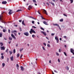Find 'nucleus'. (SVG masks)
Returning <instances> with one entry per match:
<instances>
[{
	"label": "nucleus",
	"mask_w": 74,
	"mask_h": 74,
	"mask_svg": "<svg viewBox=\"0 0 74 74\" xmlns=\"http://www.w3.org/2000/svg\"><path fill=\"white\" fill-rule=\"evenodd\" d=\"M3 15H0V21L2 22V23H3L5 24V23H6L3 19Z\"/></svg>",
	"instance_id": "obj_1"
},
{
	"label": "nucleus",
	"mask_w": 74,
	"mask_h": 74,
	"mask_svg": "<svg viewBox=\"0 0 74 74\" xmlns=\"http://www.w3.org/2000/svg\"><path fill=\"white\" fill-rule=\"evenodd\" d=\"M30 33L32 34V33H34V34H36V32L34 31L33 29H30V31H29Z\"/></svg>",
	"instance_id": "obj_2"
},
{
	"label": "nucleus",
	"mask_w": 74,
	"mask_h": 74,
	"mask_svg": "<svg viewBox=\"0 0 74 74\" xmlns=\"http://www.w3.org/2000/svg\"><path fill=\"white\" fill-rule=\"evenodd\" d=\"M55 40H56L57 41V43H58L59 42V39L56 36L55 37Z\"/></svg>",
	"instance_id": "obj_3"
},
{
	"label": "nucleus",
	"mask_w": 74,
	"mask_h": 74,
	"mask_svg": "<svg viewBox=\"0 0 74 74\" xmlns=\"http://www.w3.org/2000/svg\"><path fill=\"white\" fill-rule=\"evenodd\" d=\"M24 34L25 36H28L29 35L28 32H25L24 33Z\"/></svg>",
	"instance_id": "obj_4"
},
{
	"label": "nucleus",
	"mask_w": 74,
	"mask_h": 74,
	"mask_svg": "<svg viewBox=\"0 0 74 74\" xmlns=\"http://www.w3.org/2000/svg\"><path fill=\"white\" fill-rule=\"evenodd\" d=\"M9 12H8V14H9V15H11L13 13V12H12V11L11 10H9Z\"/></svg>",
	"instance_id": "obj_5"
},
{
	"label": "nucleus",
	"mask_w": 74,
	"mask_h": 74,
	"mask_svg": "<svg viewBox=\"0 0 74 74\" xmlns=\"http://www.w3.org/2000/svg\"><path fill=\"white\" fill-rule=\"evenodd\" d=\"M41 32L45 36H46L47 35V34H46V33L45 32H44V31H41Z\"/></svg>",
	"instance_id": "obj_6"
},
{
	"label": "nucleus",
	"mask_w": 74,
	"mask_h": 74,
	"mask_svg": "<svg viewBox=\"0 0 74 74\" xmlns=\"http://www.w3.org/2000/svg\"><path fill=\"white\" fill-rule=\"evenodd\" d=\"M11 36L12 37V38H14L15 40L16 39V38L15 37V36H14V34H12L11 35Z\"/></svg>",
	"instance_id": "obj_7"
},
{
	"label": "nucleus",
	"mask_w": 74,
	"mask_h": 74,
	"mask_svg": "<svg viewBox=\"0 0 74 74\" xmlns=\"http://www.w3.org/2000/svg\"><path fill=\"white\" fill-rule=\"evenodd\" d=\"M7 1H3L2 2V4H7Z\"/></svg>",
	"instance_id": "obj_8"
},
{
	"label": "nucleus",
	"mask_w": 74,
	"mask_h": 74,
	"mask_svg": "<svg viewBox=\"0 0 74 74\" xmlns=\"http://www.w3.org/2000/svg\"><path fill=\"white\" fill-rule=\"evenodd\" d=\"M1 50H5V47L4 46L1 47Z\"/></svg>",
	"instance_id": "obj_9"
},
{
	"label": "nucleus",
	"mask_w": 74,
	"mask_h": 74,
	"mask_svg": "<svg viewBox=\"0 0 74 74\" xmlns=\"http://www.w3.org/2000/svg\"><path fill=\"white\" fill-rule=\"evenodd\" d=\"M70 51H71V53H73V52H74V50L73 49H71Z\"/></svg>",
	"instance_id": "obj_10"
},
{
	"label": "nucleus",
	"mask_w": 74,
	"mask_h": 74,
	"mask_svg": "<svg viewBox=\"0 0 74 74\" xmlns=\"http://www.w3.org/2000/svg\"><path fill=\"white\" fill-rule=\"evenodd\" d=\"M21 71H24V68H23V66H21Z\"/></svg>",
	"instance_id": "obj_11"
},
{
	"label": "nucleus",
	"mask_w": 74,
	"mask_h": 74,
	"mask_svg": "<svg viewBox=\"0 0 74 74\" xmlns=\"http://www.w3.org/2000/svg\"><path fill=\"white\" fill-rule=\"evenodd\" d=\"M43 11L44 12H45V14H46V15H48V14H47V11H46V10L44 9L43 10Z\"/></svg>",
	"instance_id": "obj_12"
},
{
	"label": "nucleus",
	"mask_w": 74,
	"mask_h": 74,
	"mask_svg": "<svg viewBox=\"0 0 74 74\" xmlns=\"http://www.w3.org/2000/svg\"><path fill=\"white\" fill-rule=\"evenodd\" d=\"M22 24L24 26H26L25 24L24 23V20H23L22 22Z\"/></svg>",
	"instance_id": "obj_13"
},
{
	"label": "nucleus",
	"mask_w": 74,
	"mask_h": 74,
	"mask_svg": "<svg viewBox=\"0 0 74 74\" xmlns=\"http://www.w3.org/2000/svg\"><path fill=\"white\" fill-rule=\"evenodd\" d=\"M43 23H44V24H45V25H48V23H47L46 22L43 21Z\"/></svg>",
	"instance_id": "obj_14"
},
{
	"label": "nucleus",
	"mask_w": 74,
	"mask_h": 74,
	"mask_svg": "<svg viewBox=\"0 0 74 74\" xmlns=\"http://www.w3.org/2000/svg\"><path fill=\"white\" fill-rule=\"evenodd\" d=\"M66 69L67 70H69V67L67 66L66 67Z\"/></svg>",
	"instance_id": "obj_15"
},
{
	"label": "nucleus",
	"mask_w": 74,
	"mask_h": 74,
	"mask_svg": "<svg viewBox=\"0 0 74 74\" xmlns=\"http://www.w3.org/2000/svg\"><path fill=\"white\" fill-rule=\"evenodd\" d=\"M13 58H14V57H13V56H12L11 57H10V59L11 61H12V60H13Z\"/></svg>",
	"instance_id": "obj_16"
},
{
	"label": "nucleus",
	"mask_w": 74,
	"mask_h": 74,
	"mask_svg": "<svg viewBox=\"0 0 74 74\" xmlns=\"http://www.w3.org/2000/svg\"><path fill=\"white\" fill-rule=\"evenodd\" d=\"M53 25H54V26H59V25L57 24H53Z\"/></svg>",
	"instance_id": "obj_17"
},
{
	"label": "nucleus",
	"mask_w": 74,
	"mask_h": 74,
	"mask_svg": "<svg viewBox=\"0 0 74 74\" xmlns=\"http://www.w3.org/2000/svg\"><path fill=\"white\" fill-rule=\"evenodd\" d=\"M9 40L11 41L12 40V38H11V37H9Z\"/></svg>",
	"instance_id": "obj_18"
},
{
	"label": "nucleus",
	"mask_w": 74,
	"mask_h": 74,
	"mask_svg": "<svg viewBox=\"0 0 74 74\" xmlns=\"http://www.w3.org/2000/svg\"><path fill=\"white\" fill-rule=\"evenodd\" d=\"M16 31L14 30V31H12V33H16Z\"/></svg>",
	"instance_id": "obj_19"
},
{
	"label": "nucleus",
	"mask_w": 74,
	"mask_h": 74,
	"mask_svg": "<svg viewBox=\"0 0 74 74\" xmlns=\"http://www.w3.org/2000/svg\"><path fill=\"white\" fill-rule=\"evenodd\" d=\"M0 44L1 47H2L3 45V43L2 42H0Z\"/></svg>",
	"instance_id": "obj_20"
},
{
	"label": "nucleus",
	"mask_w": 74,
	"mask_h": 74,
	"mask_svg": "<svg viewBox=\"0 0 74 74\" xmlns=\"http://www.w3.org/2000/svg\"><path fill=\"white\" fill-rule=\"evenodd\" d=\"M3 32H4V33H5V32H7V30L6 29H3Z\"/></svg>",
	"instance_id": "obj_21"
},
{
	"label": "nucleus",
	"mask_w": 74,
	"mask_h": 74,
	"mask_svg": "<svg viewBox=\"0 0 74 74\" xmlns=\"http://www.w3.org/2000/svg\"><path fill=\"white\" fill-rule=\"evenodd\" d=\"M19 56H20V55L19 54V53L17 54V58H19Z\"/></svg>",
	"instance_id": "obj_22"
},
{
	"label": "nucleus",
	"mask_w": 74,
	"mask_h": 74,
	"mask_svg": "<svg viewBox=\"0 0 74 74\" xmlns=\"http://www.w3.org/2000/svg\"><path fill=\"white\" fill-rule=\"evenodd\" d=\"M29 8H31V9H32V6L31 5L29 6H28Z\"/></svg>",
	"instance_id": "obj_23"
},
{
	"label": "nucleus",
	"mask_w": 74,
	"mask_h": 74,
	"mask_svg": "<svg viewBox=\"0 0 74 74\" xmlns=\"http://www.w3.org/2000/svg\"><path fill=\"white\" fill-rule=\"evenodd\" d=\"M60 22H63V19H60Z\"/></svg>",
	"instance_id": "obj_24"
},
{
	"label": "nucleus",
	"mask_w": 74,
	"mask_h": 74,
	"mask_svg": "<svg viewBox=\"0 0 74 74\" xmlns=\"http://www.w3.org/2000/svg\"><path fill=\"white\" fill-rule=\"evenodd\" d=\"M2 64V66H3V67L4 66H5V63H3Z\"/></svg>",
	"instance_id": "obj_25"
},
{
	"label": "nucleus",
	"mask_w": 74,
	"mask_h": 74,
	"mask_svg": "<svg viewBox=\"0 0 74 74\" xmlns=\"http://www.w3.org/2000/svg\"><path fill=\"white\" fill-rule=\"evenodd\" d=\"M19 11H22L21 10H19L17 11L16 12H19Z\"/></svg>",
	"instance_id": "obj_26"
},
{
	"label": "nucleus",
	"mask_w": 74,
	"mask_h": 74,
	"mask_svg": "<svg viewBox=\"0 0 74 74\" xmlns=\"http://www.w3.org/2000/svg\"><path fill=\"white\" fill-rule=\"evenodd\" d=\"M41 17L42 19H45H45L44 18V17H43L42 16H41Z\"/></svg>",
	"instance_id": "obj_27"
},
{
	"label": "nucleus",
	"mask_w": 74,
	"mask_h": 74,
	"mask_svg": "<svg viewBox=\"0 0 74 74\" xmlns=\"http://www.w3.org/2000/svg\"><path fill=\"white\" fill-rule=\"evenodd\" d=\"M2 35L3 34H2V33H0V37H2Z\"/></svg>",
	"instance_id": "obj_28"
},
{
	"label": "nucleus",
	"mask_w": 74,
	"mask_h": 74,
	"mask_svg": "<svg viewBox=\"0 0 74 74\" xmlns=\"http://www.w3.org/2000/svg\"><path fill=\"white\" fill-rule=\"evenodd\" d=\"M23 48H22V49H20V52H22V50H23Z\"/></svg>",
	"instance_id": "obj_29"
},
{
	"label": "nucleus",
	"mask_w": 74,
	"mask_h": 74,
	"mask_svg": "<svg viewBox=\"0 0 74 74\" xmlns=\"http://www.w3.org/2000/svg\"><path fill=\"white\" fill-rule=\"evenodd\" d=\"M61 51H62V50H61V49H59V52H61Z\"/></svg>",
	"instance_id": "obj_30"
},
{
	"label": "nucleus",
	"mask_w": 74,
	"mask_h": 74,
	"mask_svg": "<svg viewBox=\"0 0 74 74\" xmlns=\"http://www.w3.org/2000/svg\"><path fill=\"white\" fill-rule=\"evenodd\" d=\"M16 51H15V49H14L13 50V53H15Z\"/></svg>",
	"instance_id": "obj_31"
},
{
	"label": "nucleus",
	"mask_w": 74,
	"mask_h": 74,
	"mask_svg": "<svg viewBox=\"0 0 74 74\" xmlns=\"http://www.w3.org/2000/svg\"><path fill=\"white\" fill-rule=\"evenodd\" d=\"M9 52H10V55H11V54H12V51H9Z\"/></svg>",
	"instance_id": "obj_32"
},
{
	"label": "nucleus",
	"mask_w": 74,
	"mask_h": 74,
	"mask_svg": "<svg viewBox=\"0 0 74 74\" xmlns=\"http://www.w3.org/2000/svg\"><path fill=\"white\" fill-rule=\"evenodd\" d=\"M70 1H71V3H73V0H70Z\"/></svg>",
	"instance_id": "obj_33"
},
{
	"label": "nucleus",
	"mask_w": 74,
	"mask_h": 74,
	"mask_svg": "<svg viewBox=\"0 0 74 74\" xmlns=\"http://www.w3.org/2000/svg\"><path fill=\"white\" fill-rule=\"evenodd\" d=\"M1 59H4V56H1Z\"/></svg>",
	"instance_id": "obj_34"
},
{
	"label": "nucleus",
	"mask_w": 74,
	"mask_h": 74,
	"mask_svg": "<svg viewBox=\"0 0 74 74\" xmlns=\"http://www.w3.org/2000/svg\"><path fill=\"white\" fill-rule=\"evenodd\" d=\"M56 55H57V56H59V53H56Z\"/></svg>",
	"instance_id": "obj_35"
},
{
	"label": "nucleus",
	"mask_w": 74,
	"mask_h": 74,
	"mask_svg": "<svg viewBox=\"0 0 74 74\" xmlns=\"http://www.w3.org/2000/svg\"><path fill=\"white\" fill-rule=\"evenodd\" d=\"M8 49H7L5 51V52H7V53H8Z\"/></svg>",
	"instance_id": "obj_36"
},
{
	"label": "nucleus",
	"mask_w": 74,
	"mask_h": 74,
	"mask_svg": "<svg viewBox=\"0 0 74 74\" xmlns=\"http://www.w3.org/2000/svg\"><path fill=\"white\" fill-rule=\"evenodd\" d=\"M64 54L65 56H67V54H66V52H64Z\"/></svg>",
	"instance_id": "obj_37"
},
{
	"label": "nucleus",
	"mask_w": 74,
	"mask_h": 74,
	"mask_svg": "<svg viewBox=\"0 0 74 74\" xmlns=\"http://www.w3.org/2000/svg\"><path fill=\"white\" fill-rule=\"evenodd\" d=\"M32 37L33 38H34V37H36V36L34 35H32Z\"/></svg>",
	"instance_id": "obj_38"
},
{
	"label": "nucleus",
	"mask_w": 74,
	"mask_h": 74,
	"mask_svg": "<svg viewBox=\"0 0 74 74\" xmlns=\"http://www.w3.org/2000/svg\"><path fill=\"white\" fill-rule=\"evenodd\" d=\"M40 29H41V30H42L44 31V28H43L42 27H40Z\"/></svg>",
	"instance_id": "obj_39"
},
{
	"label": "nucleus",
	"mask_w": 74,
	"mask_h": 74,
	"mask_svg": "<svg viewBox=\"0 0 74 74\" xmlns=\"http://www.w3.org/2000/svg\"><path fill=\"white\" fill-rule=\"evenodd\" d=\"M51 35L52 36H53L55 35V33H54V34L52 33L51 34Z\"/></svg>",
	"instance_id": "obj_40"
},
{
	"label": "nucleus",
	"mask_w": 74,
	"mask_h": 74,
	"mask_svg": "<svg viewBox=\"0 0 74 74\" xmlns=\"http://www.w3.org/2000/svg\"><path fill=\"white\" fill-rule=\"evenodd\" d=\"M19 29H20V31L21 32H22V28H21V27H19Z\"/></svg>",
	"instance_id": "obj_41"
},
{
	"label": "nucleus",
	"mask_w": 74,
	"mask_h": 74,
	"mask_svg": "<svg viewBox=\"0 0 74 74\" xmlns=\"http://www.w3.org/2000/svg\"><path fill=\"white\" fill-rule=\"evenodd\" d=\"M47 46L48 47H50V45L49 44H47Z\"/></svg>",
	"instance_id": "obj_42"
},
{
	"label": "nucleus",
	"mask_w": 74,
	"mask_h": 74,
	"mask_svg": "<svg viewBox=\"0 0 74 74\" xmlns=\"http://www.w3.org/2000/svg\"><path fill=\"white\" fill-rule=\"evenodd\" d=\"M33 2L34 3H36V0H32Z\"/></svg>",
	"instance_id": "obj_43"
},
{
	"label": "nucleus",
	"mask_w": 74,
	"mask_h": 74,
	"mask_svg": "<svg viewBox=\"0 0 74 74\" xmlns=\"http://www.w3.org/2000/svg\"><path fill=\"white\" fill-rule=\"evenodd\" d=\"M22 56H23V54H21L20 56V59H22Z\"/></svg>",
	"instance_id": "obj_44"
},
{
	"label": "nucleus",
	"mask_w": 74,
	"mask_h": 74,
	"mask_svg": "<svg viewBox=\"0 0 74 74\" xmlns=\"http://www.w3.org/2000/svg\"><path fill=\"white\" fill-rule=\"evenodd\" d=\"M16 67H19V65L18 64H17L16 65Z\"/></svg>",
	"instance_id": "obj_45"
},
{
	"label": "nucleus",
	"mask_w": 74,
	"mask_h": 74,
	"mask_svg": "<svg viewBox=\"0 0 74 74\" xmlns=\"http://www.w3.org/2000/svg\"><path fill=\"white\" fill-rule=\"evenodd\" d=\"M51 4H52V5H53V6H54V5H55V4H54V3H53L51 2Z\"/></svg>",
	"instance_id": "obj_46"
},
{
	"label": "nucleus",
	"mask_w": 74,
	"mask_h": 74,
	"mask_svg": "<svg viewBox=\"0 0 74 74\" xmlns=\"http://www.w3.org/2000/svg\"><path fill=\"white\" fill-rule=\"evenodd\" d=\"M32 23L33 24H34V21H32Z\"/></svg>",
	"instance_id": "obj_47"
},
{
	"label": "nucleus",
	"mask_w": 74,
	"mask_h": 74,
	"mask_svg": "<svg viewBox=\"0 0 74 74\" xmlns=\"http://www.w3.org/2000/svg\"><path fill=\"white\" fill-rule=\"evenodd\" d=\"M42 48L43 50H44V51H45V48H44V47H42Z\"/></svg>",
	"instance_id": "obj_48"
},
{
	"label": "nucleus",
	"mask_w": 74,
	"mask_h": 74,
	"mask_svg": "<svg viewBox=\"0 0 74 74\" xmlns=\"http://www.w3.org/2000/svg\"><path fill=\"white\" fill-rule=\"evenodd\" d=\"M58 62H59V63H60V59H58Z\"/></svg>",
	"instance_id": "obj_49"
},
{
	"label": "nucleus",
	"mask_w": 74,
	"mask_h": 74,
	"mask_svg": "<svg viewBox=\"0 0 74 74\" xmlns=\"http://www.w3.org/2000/svg\"><path fill=\"white\" fill-rule=\"evenodd\" d=\"M10 29H8V33H10Z\"/></svg>",
	"instance_id": "obj_50"
},
{
	"label": "nucleus",
	"mask_w": 74,
	"mask_h": 74,
	"mask_svg": "<svg viewBox=\"0 0 74 74\" xmlns=\"http://www.w3.org/2000/svg\"><path fill=\"white\" fill-rule=\"evenodd\" d=\"M4 39L5 40H7V38H4Z\"/></svg>",
	"instance_id": "obj_51"
},
{
	"label": "nucleus",
	"mask_w": 74,
	"mask_h": 74,
	"mask_svg": "<svg viewBox=\"0 0 74 74\" xmlns=\"http://www.w3.org/2000/svg\"><path fill=\"white\" fill-rule=\"evenodd\" d=\"M54 72H55V73H58V72L56 71L55 70H54Z\"/></svg>",
	"instance_id": "obj_52"
},
{
	"label": "nucleus",
	"mask_w": 74,
	"mask_h": 74,
	"mask_svg": "<svg viewBox=\"0 0 74 74\" xmlns=\"http://www.w3.org/2000/svg\"><path fill=\"white\" fill-rule=\"evenodd\" d=\"M64 38H67V36H64L63 37Z\"/></svg>",
	"instance_id": "obj_53"
},
{
	"label": "nucleus",
	"mask_w": 74,
	"mask_h": 74,
	"mask_svg": "<svg viewBox=\"0 0 74 74\" xmlns=\"http://www.w3.org/2000/svg\"><path fill=\"white\" fill-rule=\"evenodd\" d=\"M14 34L15 36H16V34L14 33Z\"/></svg>",
	"instance_id": "obj_54"
},
{
	"label": "nucleus",
	"mask_w": 74,
	"mask_h": 74,
	"mask_svg": "<svg viewBox=\"0 0 74 74\" xmlns=\"http://www.w3.org/2000/svg\"><path fill=\"white\" fill-rule=\"evenodd\" d=\"M43 44L44 45H45V46H46V43H44Z\"/></svg>",
	"instance_id": "obj_55"
},
{
	"label": "nucleus",
	"mask_w": 74,
	"mask_h": 74,
	"mask_svg": "<svg viewBox=\"0 0 74 74\" xmlns=\"http://www.w3.org/2000/svg\"><path fill=\"white\" fill-rule=\"evenodd\" d=\"M32 27H33L34 28V29H36V27H34V26H33Z\"/></svg>",
	"instance_id": "obj_56"
},
{
	"label": "nucleus",
	"mask_w": 74,
	"mask_h": 74,
	"mask_svg": "<svg viewBox=\"0 0 74 74\" xmlns=\"http://www.w3.org/2000/svg\"><path fill=\"white\" fill-rule=\"evenodd\" d=\"M14 26H15V27H17V26H18V25H14Z\"/></svg>",
	"instance_id": "obj_57"
},
{
	"label": "nucleus",
	"mask_w": 74,
	"mask_h": 74,
	"mask_svg": "<svg viewBox=\"0 0 74 74\" xmlns=\"http://www.w3.org/2000/svg\"><path fill=\"white\" fill-rule=\"evenodd\" d=\"M19 22H22V20H19Z\"/></svg>",
	"instance_id": "obj_58"
},
{
	"label": "nucleus",
	"mask_w": 74,
	"mask_h": 74,
	"mask_svg": "<svg viewBox=\"0 0 74 74\" xmlns=\"http://www.w3.org/2000/svg\"><path fill=\"white\" fill-rule=\"evenodd\" d=\"M37 12H38V14H39L40 15L41 14H40V13L39 12V11H38Z\"/></svg>",
	"instance_id": "obj_59"
},
{
	"label": "nucleus",
	"mask_w": 74,
	"mask_h": 74,
	"mask_svg": "<svg viewBox=\"0 0 74 74\" xmlns=\"http://www.w3.org/2000/svg\"><path fill=\"white\" fill-rule=\"evenodd\" d=\"M64 16H67V15H66V14H64Z\"/></svg>",
	"instance_id": "obj_60"
},
{
	"label": "nucleus",
	"mask_w": 74,
	"mask_h": 74,
	"mask_svg": "<svg viewBox=\"0 0 74 74\" xmlns=\"http://www.w3.org/2000/svg\"><path fill=\"white\" fill-rule=\"evenodd\" d=\"M46 4H47L48 5H48H49V3H48V2H47V3H46Z\"/></svg>",
	"instance_id": "obj_61"
},
{
	"label": "nucleus",
	"mask_w": 74,
	"mask_h": 74,
	"mask_svg": "<svg viewBox=\"0 0 74 74\" xmlns=\"http://www.w3.org/2000/svg\"><path fill=\"white\" fill-rule=\"evenodd\" d=\"M46 38H47V39L48 40H49V38L48 37H46Z\"/></svg>",
	"instance_id": "obj_62"
},
{
	"label": "nucleus",
	"mask_w": 74,
	"mask_h": 74,
	"mask_svg": "<svg viewBox=\"0 0 74 74\" xmlns=\"http://www.w3.org/2000/svg\"><path fill=\"white\" fill-rule=\"evenodd\" d=\"M59 28V29H60V30H61V28H60V27L59 26L58 27Z\"/></svg>",
	"instance_id": "obj_63"
},
{
	"label": "nucleus",
	"mask_w": 74,
	"mask_h": 74,
	"mask_svg": "<svg viewBox=\"0 0 74 74\" xmlns=\"http://www.w3.org/2000/svg\"><path fill=\"white\" fill-rule=\"evenodd\" d=\"M18 45L17 44L16 45V47H18Z\"/></svg>",
	"instance_id": "obj_64"
}]
</instances>
